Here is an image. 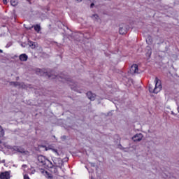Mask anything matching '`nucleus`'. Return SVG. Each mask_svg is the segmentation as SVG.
Masks as SVG:
<instances>
[{"instance_id":"nucleus-3","label":"nucleus","mask_w":179,"mask_h":179,"mask_svg":"<svg viewBox=\"0 0 179 179\" xmlns=\"http://www.w3.org/2000/svg\"><path fill=\"white\" fill-rule=\"evenodd\" d=\"M131 139L134 142H141V141L143 139V134L141 133L136 134L131 138Z\"/></svg>"},{"instance_id":"nucleus-4","label":"nucleus","mask_w":179,"mask_h":179,"mask_svg":"<svg viewBox=\"0 0 179 179\" xmlns=\"http://www.w3.org/2000/svg\"><path fill=\"white\" fill-rule=\"evenodd\" d=\"M138 64H133L131 66L129 73H131V75H134V73H138Z\"/></svg>"},{"instance_id":"nucleus-31","label":"nucleus","mask_w":179,"mask_h":179,"mask_svg":"<svg viewBox=\"0 0 179 179\" xmlns=\"http://www.w3.org/2000/svg\"><path fill=\"white\" fill-rule=\"evenodd\" d=\"M27 29H30V28H27Z\"/></svg>"},{"instance_id":"nucleus-1","label":"nucleus","mask_w":179,"mask_h":179,"mask_svg":"<svg viewBox=\"0 0 179 179\" xmlns=\"http://www.w3.org/2000/svg\"><path fill=\"white\" fill-rule=\"evenodd\" d=\"M155 85L150 84L149 85V92L150 93H155V94H157L159 92L162 90V81L159 80V78H155Z\"/></svg>"},{"instance_id":"nucleus-26","label":"nucleus","mask_w":179,"mask_h":179,"mask_svg":"<svg viewBox=\"0 0 179 179\" xmlns=\"http://www.w3.org/2000/svg\"><path fill=\"white\" fill-rule=\"evenodd\" d=\"M78 2H82V0H77Z\"/></svg>"},{"instance_id":"nucleus-29","label":"nucleus","mask_w":179,"mask_h":179,"mask_svg":"<svg viewBox=\"0 0 179 179\" xmlns=\"http://www.w3.org/2000/svg\"><path fill=\"white\" fill-rule=\"evenodd\" d=\"M22 167H26V166L25 165H22Z\"/></svg>"},{"instance_id":"nucleus-16","label":"nucleus","mask_w":179,"mask_h":179,"mask_svg":"<svg viewBox=\"0 0 179 179\" xmlns=\"http://www.w3.org/2000/svg\"><path fill=\"white\" fill-rule=\"evenodd\" d=\"M10 4L12 6H16L17 5V0H10Z\"/></svg>"},{"instance_id":"nucleus-20","label":"nucleus","mask_w":179,"mask_h":179,"mask_svg":"<svg viewBox=\"0 0 179 179\" xmlns=\"http://www.w3.org/2000/svg\"><path fill=\"white\" fill-rule=\"evenodd\" d=\"M49 78H50V79H56V78H58V76L52 75V76H50Z\"/></svg>"},{"instance_id":"nucleus-21","label":"nucleus","mask_w":179,"mask_h":179,"mask_svg":"<svg viewBox=\"0 0 179 179\" xmlns=\"http://www.w3.org/2000/svg\"><path fill=\"white\" fill-rule=\"evenodd\" d=\"M24 179H30V178H29V176L24 175Z\"/></svg>"},{"instance_id":"nucleus-25","label":"nucleus","mask_w":179,"mask_h":179,"mask_svg":"<svg viewBox=\"0 0 179 179\" xmlns=\"http://www.w3.org/2000/svg\"><path fill=\"white\" fill-rule=\"evenodd\" d=\"M2 52H3V51L2 50H0V54H2Z\"/></svg>"},{"instance_id":"nucleus-15","label":"nucleus","mask_w":179,"mask_h":179,"mask_svg":"<svg viewBox=\"0 0 179 179\" xmlns=\"http://www.w3.org/2000/svg\"><path fill=\"white\" fill-rule=\"evenodd\" d=\"M5 135V131H3V129L2 128L1 126H0V138H2ZM0 143H1V140H0Z\"/></svg>"},{"instance_id":"nucleus-18","label":"nucleus","mask_w":179,"mask_h":179,"mask_svg":"<svg viewBox=\"0 0 179 179\" xmlns=\"http://www.w3.org/2000/svg\"><path fill=\"white\" fill-rule=\"evenodd\" d=\"M52 152H53V153H55L56 155V156H59V154L58 153V150H57L56 149L52 148L51 149Z\"/></svg>"},{"instance_id":"nucleus-5","label":"nucleus","mask_w":179,"mask_h":179,"mask_svg":"<svg viewBox=\"0 0 179 179\" xmlns=\"http://www.w3.org/2000/svg\"><path fill=\"white\" fill-rule=\"evenodd\" d=\"M10 85L11 86H15V87H22V89H26V85L23 83H19V82H11L10 83Z\"/></svg>"},{"instance_id":"nucleus-28","label":"nucleus","mask_w":179,"mask_h":179,"mask_svg":"<svg viewBox=\"0 0 179 179\" xmlns=\"http://www.w3.org/2000/svg\"><path fill=\"white\" fill-rule=\"evenodd\" d=\"M41 71V70H40V69H38V72H40Z\"/></svg>"},{"instance_id":"nucleus-24","label":"nucleus","mask_w":179,"mask_h":179,"mask_svg":"<svg viewBox=\"0 0 179 179\" xmlns=\"http://www.w3.org/2000/svg\"><path fill=\"white\" fill-rule=\"evenodd\" d=\"M172 115H176V113H174L173 111L171 112Z\"/></svg>"},{"instance_id":"nucleus-9","label":"nucleus","mask_w":179,"mask_h":179,"mask_svg":"<svg viewBox=\"0 0 179 179\" xmlns=\"http://www.w3.org/2000/svg\"><path fill=\"white\" fill-rule=\"evenodd\" d=\"M69 84L71 86V89H73V90H78V84L76 83L69 81Z\"/></svg>"},{"instance_id":"nucleus-2","label":"nucleus","mask_w":179,"mask_h":179,"mask_svg":"<svg viewBox=\"0 0 179 179\" xmlns=\"http://www.w3.org/2000/svg\"><path fill=\"white\" fill-rule=\"evenodd\" d=\"M38 163H41L42 166H50V164L52 166V162L43 155H39L38 157Z\"/></svg>"},{"instance_id":"nucleus-23","label":"nucleus","mask_w":179,"mask_h":179,"mask_svg":"<svg viewBox=\"0 0 179 179\" xmlns=\"http://www.w3.org/2000/svg\"><path fill=\"white\" fill-rule=\"evenodd\" d=\"M93 6H94V3H92L91 4V8H93Z\"/></svg>"},{"instance_id":"nucleus-13","label":"nucleus","mask_w":179,"mask_h":179,"mask_svg":"<svg viewBox=\"0 0 179 179\" xmlns=\"http://www.w3.org/2000/svg\"><path fill=\"white\" fill-rule=\"evenodd\" d=\"M120 34H127V28L124 27H120L119 29Z\"/></svg>"},{"instance_id":"nucleus-8","label":"nucleus","mask_w":179,"mask_h":179,"mask_svg":"<svg viewBox=\"0 0 179 179\" xmlns=\"http://www.w3.org/2000/svg\"><path fill=\"white\" fill-rule=\"evenodd\" d=\"M87 96L90 100H92L94 101V100H96V94H93L92 92H88L87 93Z\"/></svg>"},{"instance_id":"nucleus-22","label":"nucleus","mask_w":179,"mask_h":179,"mask_svg":"<svg viewBox=\"0 0 179 179\" xmlns=\"http://www.w3.org/2000/svg\"><path fill=\"white\" fill-rule=\"evenodd\" d=\"M3 2L4 5H6V3H8V0H3Z\"/></svg>"},{"instance_id":"nucleus-12","label":"nucleus","mask_w":179,"mask_h":179,"mask_svg":"<svg viewBox=\"0 0 179 179\" xmlns=\"http://www.w3.org/2000/svg\"><path fill=\"white\" fill-rule=\"evenodd\" d=\"M91 18L92 19V20H94V22H100V17H99V15H97V14H93L91 16Z\"/></svg>"},{"instance_id":"nucleus-17","label":"nucleus","mask_w":179,"mask_h":179,"mask_svg":"<svg viewBox=\"0 0 179 179\" xmlns=\"http://www.w3.org/2000/svg\"><path fill=\"white\" fill-rule=\"evenodd\" d=\"M34 30H36L37 33H38V31L41 30V27H40V25L37 24L34 27Z\"/></svg>"},{"instance_id":"nucleus-14","label":"nucleus","mask_w":179,"mask_h":179,"mask_svg":"<svg viewBox=\"0 0 179 179\" xmlns=\"http://www.w3.org/2000/svg\"><path fill=\"white\" fill-rule=\"evenodd\" d=\"M14 150H15L16 152H19L20 153H25L24 150H23L19 147H15Z\"/></svg>"},{"instance_id":"nucleus-11","label":"nucleus","mask_w":179,"mask_h":179,"mask_svg":"<svg viewBox=\"0 0 179 179\" xmlns=\"http://www.w3.org/2000/svg\"><path fill=\"white\" fill-rule=\"evenodd\" d=\"M42 173H43V176L46 177V178L52 179V175H51V173H48L47 171H43Z\"/></svg>"},{"instance_id":"nucleus-6","label":"nucleus","mask_w":179,"mask_h":179,"mask_svg":"<svg viewBox=\"0 0 179 179\" xmlns=\"http://www.w3.org/2000/svg\"><path fill=\"white\" fill-rule=\"evenodd\" d=\"M53 163L56 167H62V159L61 158H55Z\"/></svg>"},{"instance_id":"nucleus-7","label":"nucleus","mask_w":179,"mask_h":179,"mask_svg":"<svg viewBox=\"0 0 179 179\" xmlns=\"http://www.w3.org/2000/svg\"><path fill=\"white\" fill-rule=\"evenodd\" d=\"M1 179H9L10 178V173L9 172H3L0 175Z\"/></svg>"},{"instance_id":"nucleus-10","label":"nucleus","mask_w":179,"mask_h":179,"mask_svg":"<svg viewBox=\"0 0 179 179\" xmlns=\"http://www.w3.org/2000/svg\"><path fill=\"white\" fill-rule=\"evenodd\" d=\"M29 57L26 54H22L20 55L19 59L20 61L26 62L27 61Z\"/></svg>"},{"instance_id":"nucleus-19","label":"nucleus","mask_w":179,"mask_h":179,"mask_svg":"<svg viewBox=\"0 0 179 179\" xmlns=\"http://www.w3.org/2000/svg\"><path fill=\"white\" fill-rule=\"evenodd\" d=\"M29 46L31 47V48H34L36 47V43L29 42Z\"/></svg>"},{"instance_id":"nucleus-30","label":"nucleus","mask_w":179,"mask_h":179,"mask_svg":"<svg viewBox=\"0 0 179 179\" xmlns=\"http://www.w3.org/2000/svg\"><path fill=\"white\" fill-rule=\"evenodd\" d=\"M22 45V47H24L23 45Z\"/></svg>"},{"instance_id":"nucleus-27","label":"nucleus","mask_w":179,"mask_h":179,"mask_svg":"<svg viewBox=\"0 0 179 179\" xmlns=\"http://www.w3.org/2000/svg\"><path fill=\"white\" fill-rule=\"evenodd\" d=\"M178 113H179V106L178 107Z\"/></svg>"}]
</instances>
